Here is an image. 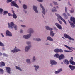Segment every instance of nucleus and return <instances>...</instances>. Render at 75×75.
Segmentation results:
<instances>
[{
	"label": "nucleus",
	"instance_id": "nucleus-1",
	"mask_svg": "<svg viewBox=\"0 0 75 75\" xmlns=\"http://www.w3.org/2000/svg\"><path fill=\"white\" fill-rule=\"evenodd\" d=\"M70 21H72L73 22L74 24L72 22H71L69 21V20H68V21L70 23V25H71V27L73 28H74L75 27V18L74 17H71V18L70 19Z\"/></svg>",
	"mask_w": 75,
	"mask_h": 75
},
{
	"label": "nucleus",
	"instance_id": "nucleus-2",
	"mask_svg": "<svg viewBox=\"0 0 75 75\" xmlns=\"http://www.w3.org/2000/svg\"><path fill=\"white\" fill-rule=\"evenodd\" d=\"M8 27L9 28H13V26L15 30H17V27L16 25H14L13 22H11V24H10V23H8Z\"/></svg>",
	"mask_w": 75,
	"mask_h": 75
},
{
	"label": "nucleus",
	"instance_id": "nucleus-3",
	"mask_svg": "<svg viewBox=\"0 0 75 75\" xmlns=\"http://www.w3.org/2000/svg\"><path fill=\"white\" fill-rule=\"evenodd\" d=\"M56 15L57 17H58L59 18H60L61 20L63 22H64L65 24H67V23H66V21H65V20L63 18H62V17L61 16L59 15L58 14H55Z\"/></svg>",
	"mask_w": 75,
	"mask_h": 75
},
{
	"label": "nucleus",
	"instance_id": "nucleus-4",
	"mask_svg": "<svg viewBox=\"0 0 75 75\" xmlns=\"http://www.w3.org/2000/svg\"><path fill=\"white\" fill-rule=\"evenodd\" d=\"M64 36L65 38H68V39L71 40H72V41H74V39L70 37V36H69V35L67 34H64Z\"/></svg>",
	"mask_w": 75,
	"mask_h": 75
},
{
	"label": "nucleus",
	"instance_id": "nucleus-5",
	"mask_svg": "<svg viewBox=\"0 0 75 75\" xmlns=\"http://www.w3.org/2000/svg\"><path fill=\"white\" fill-rule=\"evenodd\" d=\"M54 51L56 53L62 52H63V50H62V49H56L54 50Z\"/></svg>",
	"mask_w": 75,
	"mask_h": 75
},
{
	"label": "nucleus",
	"instance_id": "nucleus-6",
	"mask_svg": "<svg viewBox=\"0 0 75 75\" xmlns=\"http://www.w3.org/2000/svg\"><path fill=\"white\" fill-rule=\"evenodd\" d=\"M6 36L11 37V36H12V34L9 31L7 30L6 31Z\"/></svg>",
	"mask_w": 75,
	"mask_h": 75
},
{
	"label": "nucleus",
	"instance_id": "nucleus-7",
	"mask_svg": "<svg viewBox=\"0 0 75 75\" xmlns=\"http://www.w3.org/2000/svg\"><path fill=\"white\" fill-rule=\"evenodd\" d=\"M12 4H11V6H14L16 7H17V8H19L17 4L15 3L14 1H12L11 2Z\"/></svg>",
	"mask_w": 75,
	"mask_h": 75
},
{
	"label": "nucleus",
	"instance_id": "nucleus-8",
	"mask_svg": "<svg viewBox=\"0 0 75 75\" xmlns=\"http://www.w3.org/2000/svg\"><path fill=\"white\" fill-rule=\"evenodd\" d=\"M12 12L13 13L12 16L13 18L15 19H16V18H17V15H16L15 13H14V11L12 10Z\"/></svg>",
	"mask_w": 75,
	"mask_h": 75
},
{
	"label": "nucleus",
	"instance_id": "nucleus-9",
	"mask_svg": "<svg viewBox=\"0 0 75 75\" xmlns=\"http://www.w3.org/2000/svg\"><path fill=\"white\" fill-rule=\"evenodd\" d=\"M50 64H52V65H57V62L54 60H50Z\"/></svg>",
	"mask_w": 75,
	"mask_h": 75
},
{
	"label": "nucleus",
	"instance_id": "nucleus-10",
	"mask_svg": "<svg viewBox=\"0 0 75 75\" xmlns=\"http://www.w3.org/2000/svg\"><path fill=\"white\" fill-rule=\"evenodd\" d=\"M64 58H65V55L62 54L60 55L59 57V60H61V59H64Z\"/></svg>",
	"mask_w": 75,
	"mask_h": 75
},
{
	"label": "nucleus",
	"instance_id": "nucleus-11",
	"mask_svg": "<svg viewBox=\"0 0 75 75\" xmlns=\"http://www.w3.org/2000/svg\"><path fill=\"white\" fill-rule=\"evenodd\" d=\"M31 36V34L30 33L29 34H28L27 35L23 36V38L25 39H28Z\"/></svg>",
	"mask_w": 75,
	"mask_h": 75
},
{
	"label": "nucleus",
	"instance_id": "nucleus-12",
	"mask_svg": "<svg viewBox=\"0 0 75 75\" xmlns=\"http://www.w3.org/2000/svg\"><path fill=\"white\" fill-rule=\"evenodd\" d=\"M6 68L8 73L10 74L11 73V69L9 67H6Z\"/></svg>",
	"mask_w": 75,
	"mask_h": 75
},
{
	"label": "nucleus",
	"instance_id": "nucleus-13",
	"mask_svg": "<svg viewBox=\"0 0 75 75\" xmlns=\"http://www.w3.org/2000/svg\"><path fill=\"white\" fill-rule=\"evenodd\" d=\"M31 45L25 47V51L26 52H27V51H28V50L30 48H31Z\"/></svg>",
	"mask_w": 75,
	"mask_h": 75
},
{
	"label": "nucleus",
	"instance_id": "nucleus-14",
	"mask_svg": "<svg viewBox=\"0 0 75 75\" xmlns=\"http://www.w3.org/2000/svg\"><path fill=\"white\" fill-rule=\"evenodd\" d=\"M40 6L43 10L42 13L45 15V9H44V7H43V6L41 4H40Z\"/></svg>",
	"mask_w": 75,
	"mask_h": 75
},
{
	"label": "nucleus",
	"instance_id": "nucleus-15",
	"mask_svg": "<svg viewBox=\"0 0 75 75\" xmlns=\"http://www.w3.org/2000/svg\"><path fill=\"white\" fill-rule=\"evenodd\" d=\"M18 51H20V50L17 49H15L14 50H12L11 52H13V53H14V52H18Z\"/></svg>",
	"mask_w": 75,
	"mask_h": 75
},
{
	"label": "nucleus",
	"instance_id": "nucleus-16",
	"mask_svg": "<svg viewBox=\"0 0 75 75\" xmlns=\"http://www.w3.org/2000/svg\"><path fill=\"white\" fill-rule=\"evenodd\" d=\"M33 9L34 11L36 13H38V9H37V7L35 6H33Z\"/></svg>",
	"mask_w": 75,
	"mask_h": 75
},
{
	"label": "nucleus",
	"instance_id": "nucleus-17",
	"mask_svg": "<svg viewBox=\"0 0 75 75\" xmlns=\"http://www.w3.org/2000/svg\"><path fill=\"white\" fill-rule=\"evenodd\" d=\"M55 25H56V27L58 28H59V29H61L62 30V27H61V26L58 23H56Z\"/></svg>",
	"mask_w": 75,
	"mask_h": 75
},
{
	"label": "nucleus",
	"instance_id": "nucleus-18",
	"mask_svg": "<svg viewBox=\"0 0 75 75\" xmlns=\"http://www.w3.org/2000/svg\"><path fill=\"white\" fill-rule=\"evenodd\" d=\"M52 28H50V35L52 37H53V36H54V33H53V31H52Z\"/></svg>",
	"mask_w": 75,
	"mask_h": 75
},
{
	"label": "nucleus",
	"instance_id": "nucleus-19",
	"mask_svg": "<svg viewBox=\"0 0 75 75\" xmlns=\"http://www.w3.org/2000/svg\"><path fill=\"white\" fill-rule=\"evenodd\" d=\"M70 63L73 65H75V62H74L72 59H70L69 61Z\"/></svg>",
	"mask_w": 75,
	"mask_h": 75
},
{
	"label": "nucleus",
	"instance_id": "nucleus-20",
	"mask_svg": "<svg viewBox=\"0 0 75 75\" xmlns=\"http://www.w3.org/2000/svg\"><path fill=\"white\" fill-rule=\"evenodd\" d=\"M69 67L72 71H73V70H74L75 69V66H73L70 65L69 66Z\"/></svg>",
	"mask_w": 75,
	"mask_h": 75
},
{
	"label": "nucleus",
	"instance_id": "nucleus-21",
	"mask_svg": "<svg viewBox=\"0 0 75 75\" xmlns=\"http://www.w3.org/2000/svg\"><path fill=\"white\" fill-rule=\"evenodd\" d=\"M5 63L4 62H1L0 63V67H4Z\"/></svg>",
	"mask_w": 75,
	"mask_h": 75
},
{
	"label": "nucleus",
	"instance_id": "nucleus-22",
	"mask_svg": "<svg viewBox=\"0 0 75 75\" xmlns=\"http://www.w3.org/2000/svg\"><path fill=\"white\" fill-rule=\"evenodd\" d=\"M62 71V69H60L57 71H55V74H58V73H59V72H60Z\"/></svg>",
	"mask_w": 75,
	"mask_h": 75
},
{
	"label": "nucleus",
	"instance_id": "nucleus-23",
	"mask_svg": "<svg viewBox=\"0 0 75 75\" xmlns=\"http://www.w3.org/2000/svg\"><path fill=\"white\" fill-rule=\"evenodd\" d=\"M47 40H49V41H53V39L52 38L49 36L47 38Z\"/></svg>",
	"mask_w": 75,
	"mask_h": 75
},
{
	"label": "nucleus",
	"instance_id": "nucleus-24",
	"mask_svg": "<svg viewBox=\"0 0 75 75\" xmlns=\"http://www.w3.org/2000/svg\"><path fill=\"white\" fill-rule=\"evenodd\" d=\"M64 62L65 63L66 65H68L69 64V61L67 60H65L64 61Z\"/></svg>",
	"mask_w": 75,
	"mask_h": 75
},
{
	"label": "nucleus",
	"instance_id": "nucleus-25",
	"mask_svg": "<svg viewBox=\"0 0 75 75\" xmlns=\"http://www.w3.org/2000/svg\"><path fill=\"white\" fill-rule=\"evenodd\" d=\"M28 31H29V33H34V31L32 29H30Z\"/></svg>",
	"mask_w": 75,
	"mask_h": 75
},
{
	"label": "nucleus",
	"instance_id": "nucleus-26",
	"mask_svg": "<svg viewBox=\"0 0 75 75\" xmlns=\"http://www.w3.org/2000/svg\"><path fill=\"white\" fill-rule=\"evenodd\" d=\"M63 16H64V17L65 18L67 19L68 18V16L67 15V14L65 13H64L63 14Z\"/></svg>",
	"mask_w": 75,
	"mask_h": 75
},
{
	"label": "nucleus",
	"instance_id": "nucleus-27",
	"mask_svg": "<svg viewBox=\"0 0 75 75\" xmlns=\"http://www.w3.org/2000/svg\"><path fill=\"white\" fill-rule=\"evenodd\" d=\"M52 12H55L57 11V10L56 9V8L55 7H54L53 8L52 10Z\"/></svg>",
	"mask_w": 75,
	"mask_h": 75
},
{
	"label": "nucleus",
	"instance_id": "nucleus-28",
	"mask_svg": "<svg viewBox=\"0 0 75 75\" xmlns=\"http://www.w3.org/2000/svg\"><path fill=\"white\" fill-rule=\"evenodd\" d=\"M34 67L35 68V70H36V71H37V69H38V68H39V66H36L35 65Z\"/></svg>",
	"mask_w": 75,
	"mask_h": 75
},
{
	"label": "nucleus",
	"instance_id": "nucleus-29",
	"mask_svg": "<svg viewBox=\"0 0 75 75\" xmlns=\"http://www.w3.org/2000/svg\"><path fill=\"white\" fill-rule=\"evenodd\" d=\"M64 47H65L66 48H67L69 49V50H71V47H70L68 46L67 45H64Z\"/></svg>",
	"mask_w": 75,
	"mask_h": 75
},
{
	"label": "nucleus",
	"instance_id": "nucleus-30",
	"mask_svg": "<svg viewBox=\"0 0 75 75\" xmlns=\"http://www.w3.org/2000/svg\"><path fill=\"white\" fill-rule=\"evenodd\" d=\"M55 57L59 58V54L58 53H56L54 55Z\"/></svg>",
	"mask_w": 75,
	"mask_h": 75
},
{
	"label": "nucleus",
	"instance_id": "nucleus-31",
	"mask_svg": "<svg viewBox=\"0 0 75 75\" xmlns=\"http://www.w3.org/2000/svg\"><path fill=\"white\" fill-rule=\"evenodd\" d=\"M23 8L25 9H27V6L25 4H24L23 5Z\"/></svg>",
	"mask_w": 75,
	"mask_h": 75
},
{
	"label": "nucleus",
	"instance_id": "nucleus-32",
	"mask_svg": "<svg viewBox=\"0 0 75 75\" xmlns=\"http://www.w3.org/2000/svg\"><path fill=\"white\" fill-rule=\"evenodd\" d=\"M3 70L2 69L0 68V74H3Z\"/></svg>",
	"mask_w": 75,
	"mask_h": 75
},
{
	"label": "nucleus",
	"instance_id": "nucleus-33",
	"mask_svg": "<svg viewBox=\"0 0 75 75\" xmlns=\"http://www.w3.org/2000/svg\"><path fill=\"white\" fill-rule=\"evenodd\" d=\"M26 62L28 64L31 63V62L29 59H28L26 60Z\"/></svg>",
	"mask_w": 75,
	"mask_h": 75
},
{
	"label": "nucleus",
	"instance_id": "nucleus-34",
	"mask_svg": "<svg viewBox=\"0 0 75 75\" xmlns=\"http://www.w3.org/2000/svg\"><path fill=\"white\" fill-rule=\"evenodd\" d=\"M0 46H1L2 47H4V45L3 43H2V42H1L0 41Z\"/></svg>",
	"mask_w": 75,
	"mask_h": 75
},
{
	"label": "nucleus",
	"instance_id": "nucleus-35",
	"mask_svg": "<svg viewBox=\"0 0 75 75\" xmlns=\"http://www.w3.org/2000/svg\"><path fill=\"white\" fill-rule=\"evenodd\" d=\"M16 69H17L20 70V71H21V69L19 67L17 66H16Z\"/></svg>",
	"mask_w": 75,
	"mask_h": 75
},
{
	"label": "nucleus",
	"instance_id": "nucleus-36",
	"mask_svg": "<svg viewBox=\"0 0 75 75\" xmlns=\"http://www.w3.org/2000/svg\"><path fill=\"white\" fill-rule=\"evenodd\" d=\"M46 28L47 30H50V27L47 26H46Z\"/></svg>",
	"mask_w": 75,
	"mask_h": 75
},
{
	"label": "nucleus",
	"instance_id": "nucleus-37",
	"mask_svg": "<svg viewBox=\"0 0 75 75\" xmlns=\"http://www.w3.org/2000/svg\"><path fill=\"white\" fill-rule=\"evenodd\" d=\"M8 12L6 11H4V14L6 15L7 14H8Z\"/></svg>",
	"mask_w": 75,
	"mask_h": 75
},
{
	"label": "nucleus",
	"instance_id": "nucleus-38",
	"mask_svg": "<svg viewBox=\"0 0 75 75\" xmlns=\"http://www.w3.org/2000/svg\"><path fill=\"white\" fill-rule=\"evenodd\" d=\"M3 9L0 8V14H2V13L3 12Z\"/></svg>",
	"mask_w": 75,
	"mask_h": 75
},
{
	"label": "nucleus",
	"instance_id": "nucleus-39",
	"mask_svg": "<svg viewBox=\"0 0 75 75\" xmlns=\"http://www.w3.org/2000/svg\"><path fill=\"white\" fill-rule=\"evenodd\" d=\"M13 0H7V3H9V2H11Z\"/></svg>",
	"mask_w": 75,
	"mask_h": 75
},
{
	"label": "nucleus",
	"instance_id": "nucleus-40",
	"mask_svg": "<svg viewBox=\"0 0 75 75\" xmlns=\"http://www.w3.org/2000/svg\"><path fill=\"white\" fill-rule=\"evenodd\" d=\"M35 40L36 41H41V39H40V38H37Z\"/></svg>",
	"mask_w": 75,
	"mask_h": 75
},
{
	"label": "nucleus",
	"instance_id": "nucleus-41",
	"mask_svg": "<svg viewBox=\"0 0 75 75\" xmlns=\"http://www.w3.org/2000/svg\"><path fill=\"white\" fill-rule=\"evenodd\" d=\"M33 61H35V56L33 57Z\"/></svg>",
	"mask_w": 75,
	"mask_h": 75
},
{
	"label": "nucleus",
	"instance_id": "nucleus-42",
	"mask_svg": "<svg viewBox=\"0 0 75 75\" xmlns=\"http://www.w3.org/2000/svg\"><path fill=\"white\" fill-rule=\"evenodd\" d=\"M58 21H59V22L60 23V24H62V22H61V21H59V19H58V18H57Z\"/></svg>",
	"mask_w": 75,
	"mask_h": 75
},
{
	"label": "nucleus",
	"instance_id": "nucleus-43",
	"mask_svg": "<svg viewBox=\"0 0 75 75\" xmlns=\"http://www.w3.org/2000/svg\"><path fill=\"white\" fill-rule=\"evenodd\" d=\"M3 56H5V57H7V54L5 53H3Z\"/></svg>",
	"mask_w": 75,
	"mask_h": 75
},
{
	"label": "nucleus",
	"instance_id": "nucleus-44",
	"mask_svg": "<svg viewBox=\"0 0 75 75\" xmlns=\"http://www.w3.org/2000/svg\"><path fill=\"white\" fill-rule=\"evenodd\" d=\"M27 44H28V45L31 44V42H27Z\"/></svg>",
	"mask_w": 75,
	"mask_h": 75
},
{
	"label": "nucleus",
	"instance_id": "nucleus-45",
	"mask_svg": "<svg viewBox=\"0 0 75 75\" xmlns=\"http://www.w3.org/2000/svg\"><path fill=\"white\" fill-rule=\"evenodd\" d=\"M8 16H12V14H11L10 13H8Z\"/></svg>",
	"mask_w": 75,
	"mask_h": 75
},
{
	"label": "nucleus",
	"instance_id": "nucleus-46",
	"mask_svg": "<svg viewBox=\"0 0 75 75\" xmlns=\"http://www.w3.org/2000/svg\"><path fill=\"white\" fill-rule=\"evenodd\" d=\"M39 2H42L43 0H38Z\"/></svg>",
	"mask_w": 75,
	"mask_h": 75
},
{
	"label": "nucleus",
	"instance_id": "nucleus-47",
	"mask_svg": "<svg viewBox=\"0 0 75 75\" xmlns=\"http://www.w3.org/2000/svg\"><path fill=\"white\" fill-rule=\"evenodd\" d=\"M20 32L21 33H23V30L21 29L20 30Z\"/></svg>",
	"mask_w": 75,
	"mask_h": 75
},
{
	"label": "nucleus",
	"instance_id": "nucleus-48",
	"mask_svg": "<svg viewBox=\"0 0 75 75\" xmlns=\"http://www.w3.org/2000/svg\"><path fill=\"white\" fill-rule=\"evenodd\" d=\"M67 14V15H68V16H71V15H70V14H69L68 13V12H67V13H66Z\"/></svg>",
	"mask_w": 75,
	"mask_h": 75
},
{
	"label": "nucleus",
	"instance_id": "nucleus-49",
	"mask_svg": "<svg viewBox=\"0 0 75 75\" xmlns=\"http://www.w3.org/2000/svg\"><path fill=\"white\" fill-rule=\"evenodd\" d=\"M21 26L22 27H25V26L24 25H21Z\"/></svg>",
	"mask_w": 75,
	"mask_h": 75
},
{
	"label": "nucleus",
	"instance_id": "nucleus-50",
	"mask_svg": "<svg viewBox=\"0 0 75 75\" xmlns=\"http://www.w3.org/2000/svg\"><path fill=\"white\" fill-rule=\"evenodd\" d=\"M54 4L55 5H58V4L56 2H54Z\"/></svg>",
	"mask_w": 75,
	"mask_h": 75
},
{
	"label": "nucleus",
	"instance_id": "nucleus-51",
	"mask_svg": "<svg viewBox=\"0 0 75 75\" xmlns=\"http://www.w3.org/2000/svg\"><path fill=\"white\" fill-rule=\"evenodd\" d=\"M67 7H65V13H66V12H67Z\"/></svg>",
	"mask_w": 75,
	"mask_h": 75
},
{
	"label": "nucleus",
	"instance_id": "nucleus-52",
	"mask_svg": "<svg viewBox=\"0 0 75 75\" xmlns=\"http://www.w3.org/2000/svg\"><path fill=\"white\" fill-rule=\"evenodd\" d=\"M71 13H74V10L72 9V10L71 11Z\"/></svg>",
	"mask_w": 75,
	"mask_h": 75
},
{
	"label": "nucleus",
	"instance_id": "nucleus-53",
	"mask_svg": "<svg viewBox=\"0 0 75 75\" xmlns=\"http://www.w3.org/2000/svg\"><path fill=\"white\" fill-rule=\"evenodd\" d=\"M23 11H24V12H25V13H27V11H25V10H24Z\"/></svg>",
	"mask_w": 75,
	"mask_h": 75
},
{
	"label": "nucleus",
	"instance_id": "nucleus-54",
	"mask_svg": "<svg viewBox=\"0 0 75 75\" xmlns=\"http://www.w3.org/2000/svg\"><path fill=\"white\" fill-rule=\"evenodd\" d=\"M72 51H73V50H72L71 51H68V52H72Z\"/></svg>",
	"mask_w": 75,
	"mask_h": 75
},
{
	"label": "nucleus",
	"instance_id": "nucleus-55",
	"mask_svg": "<svg viewBox=\"0 0 75 75\" xmlns=\"http://www.w3.org/2000/svg\"><path fill=\"white\" fill-rule=\"evenodd\" d=\"M68 4H69V6H71V4H70V3H68Z\"/></svg>",
	"mask_w": 75,
	"mask_h": 75
},
{
	"label": "nucleus",
	"instance_id": "nucleus-56",
	"mask_svg": "<svg viewBox=\"0 0 75 75\" xmlns=\"http://www.w3.org/2000/svg\"><path fill=\"white\" fill-rule=\"evenodd\" d=\"M1 34L2 37H4V35H3V33H1Z\"/></svg>",
	"mask_w": 75,
	"mask_h": 75
},
{
	"label": "nucleus",
	"instance_id": "nucleus-57",
	"mask_svg": "<svg viewBox=\"0 0 75 75\" xmlns=\"http://www.w3.org/2000/svg\"><path fill=\"white\" fill-rule=\"evenodd\" d=\"M2 55V53L0 52V56Z\"/></svg>",
	"mask_w": 75,
	"mask_h": 75
},
{
	"label": "nucleus",
	"instance_id": "nucleus-58",
	"mask_svg": "<svg viewBox=\"0 0 75 75\" xmlns=\"http://www.w3.org/2000/svg\"><path fill=\"white\" fill-rule=\"evenodd\" d=\"M65 51L66 52H68V50H65Z\"/></svg>",
	"mask_w": 75,
	"mask_h": 75
},
{
	"label": "nucleus",
	"instance_id": "nucleus-59",
	"mask_svg": "<svg viewBox=\"0 0 75 75\" xmlns=\"http://www.w3.org/2000/svg\"><path fill=\"white\" fill-rule=\"evenodd\" d=\"M19 3H21V1H20V0H19Z\"/></svg>",
	"mask_w": 75,
	"mask_h": 75
},
{
	"label": "nucleus",
	"instance_id": "nucleus-60",
	"mask_svg": "<svg viewBox=\"0 0 75 75\" xmlns=\"http://www.w3.org/2000/svg\"><path fill=\"white\" fill-rule=\"evenodd\" d=\"M71 59H72V60H73V57H71Z\"/></svg>",
	"mask_w": 75,
	"mask_h": 75
},
{
	"label": "nucleus",
	"instance_id": "nucleus-61",
	"mask_svg": "<svg viewBox=\"0 0 75 75\" xmlns=\"http://www.w3.org/2000/svg\"><path fill=\"white\" fill-rule=\"evenodd\" d=\"M46 45H48V44H46Z\"/></svg>",
	"mask_w": 75,
	"mask_h": 75
},
{
	"label": "nucleus",
	"instance_id": "nucleus-62",
	"mask_svg": "<svg viewBox=\"0 0 75 75\" xmlns=\"http://www.w3.org/2000/svg\"><path fill=\"white\" fill-rule=\"evenodd\" d=\"M61 64H63V62H62Z\"/></svg>",
	"mask_w": 75,
	"mask_h": 75
},
{
	"label": "nucleus",
	"instance_id": "nucleus-63",
	"mask_svg": "<svg viewBox=\"0 0 75 75\" xmlns=\"http://www.w3.org/2000/svg\"><path fill=\"white\" fill-rule=\"evenodd\" d=\"M62 38H64V37H62Z\"/></svg>",
	"mask_w": 75,
	"mask_h": 75
},
{
	"label": "nucleus",
	"instance_id": "nucleus-64",
	"mask_svg": "<svg viewBox=\"0 0 75 75\" xmlns=\"http://www.w3.org/2000/svg\"><path fill=\"white\" fill-rule=\"evenodd\" d=\"M57 8H58V6H57Z\"/></svg>",
	"mask_w": 75,
	"mask_h": 75
}]
</instances>
